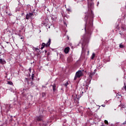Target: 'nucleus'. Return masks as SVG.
<instances>
[{"label": "nucleus", "instance_id": "31", "mask_svg": "<svg viewBox=\"0 0 126 126\" xmlns=\"http://www.w3.org/2000/svg\"><path fill=\"white\" fill-rule=\"evenodd\" d=\"M44 52H45V53H47V50H45Z\"/></svg>", "mask_w": 126, "mask_h": 126}, {"label": "nucleus", "instance_id": "12", "mask_svg": "<svg viewBox=\"0 0 126 126\" xmlns=\"http://www.w3.org/2000/svg\"><path fill=\"white\" fill-rule=\"evenodd\" d=\"M7 83L9 84V85H13V83H12L11 81H8Z\"/></svg>", "mask_w": 126, "mask_h": 126}, {"label": "nucleus", "instance_id": "15", "mask_svg": "<svg viewBox=\"0 0 126 126\" xmlns=\"http://www.w3.org/2000/svg\"><path fill=\"white\" fill-rule=\"evenodd\" d=\"M42 96L43 97H46V93H42Z\"/></svg>", "mask_w": 126, "mask_h": 126}, {"label": "nucleus", "instance_id": "10", "mask_svg": "<svg viewBox=\"0 0 126 126\" xmlns=\"http://www.w3.org/2000/svg\"><path fill=\"white\" fill-rule=\"evenodd\" d=\"M126 89L125 88V86H124L122 88V90H121V92H126Z\"/></svg>", "mask_w": 126, "mask_h": 126}, {"label": "nucleus", "instance_id": "34", "mask_svg": "<svg viewBox=\"0 0 126 126\" xmlns=\"http://www.w3.org/2000/svg\"><path fill=\"white\" fill-rule=\"evenodd\" d=\"M97 4H99V2H97Z\"/></svg>", "mask_w": 126, "mask_h": 126}, {"label": "nucleus", "instance_id": "16", "mask_svg": "<svg viewBox=\"0 0 126 126\" xmlns=\"http://www.w3.org/2000/svg\"><path fill=\"white\" fill-rule=\"evenodd\" d=\"M121 29H122V30H123V31H126V28H125V27H124V26H122V27H121Z\"/></svg>", "mask_w": 126, "mask_h": 126}, {"label": "nucleus", "instance_id": "25", "mask_svg": "<svg viewBox=\"0 0 126 126\" xmlns=\"http://www.w3.org/2000/svg\"><path fill=\"white\" fill-rule=\"evenodd\" d=\"M101 106H102V107H103V108L105 107H106V105H105V104H102Z\"/></svg>", "mask_w": 126, "mask_h": 126}, {"label": "nucleus", "instance_id": "22", "mask_svg": "<svg viewBox=\"0 0 126 126\" xmlns=\"http://www.w3.org/2000/svg\"><path fill=\"white\" fill-rule=\"evenodd\" d=\"M20 39H21V40H22V41H23V42L24 41V37H21L20 38Z\"/></svg>", "mask_w": 126, "mask_h": 126}, {"label": "nucleus", "instance_id": "19", "mask_svg": "<svg viewBox=\"0 0 126 126\" xmlns=\"http://www.w3.org/2000/svg\"><path fill=\"white\" fill-rule=\"evenodd\" d=\"M68 85V82H67L64 84V86H65V87H67Z\"/></svg>", "mask_w": 126, "mask_h": 126}, {"label": "nucleus", "instance_id": "24", "mask_svg": "<svg viewBox=\"0 0 126 126\" xmlns=\"http://www.w3.org/2000/svg\"><path fill=\"white\" fill-rule=\"evenodd\" d=\"M31 70H32L31 68H30L29 69V71L30 73H31Z\"/></svg>", "mask_w": 126, "mask_h": 126}, {"label": "nucleus", "instance_id": "29", "mask_svg": "<svg viewBox=\"0 0 126 126\" xmlns=\"http://www.w3.org/2000/svg\"><path fill=\"white\" fill-rule=\"evenodd\" d=\"M51 19H52V20H55V19H54V18H53V17L51 18Z\"/></svg>", "mask_w": 126, "mask_h": 126}, {"label": "nucleus", "instance_id": "4", "mask_svg": "<svg viewBox=\"0 0 126 126\" xmlns=\"http://www.w3.org/2000/svg\"><path fill=\"white\" fill-rule=\"evenodd\" d=\"M34 16V13H27L26 16V19H32V17Z\"/></svg>", "mask_w": 126, "mask_h": 126}, {"label": "nucleus", "instance_id": "2", "mask_svg": "<svg viewBox=\"0 0 126 126\" xmlns=\"http://www.w3.org/2000/svg\"><path fill=\"white\" fill-rule=\"evenodd\" d=\"M83 72H85V73H87V71L85 70H79L78 71H77L76 72V74L74 78V80H76L77 78H80L81 76H84V74L83 73Z\"/></svg>", "mask_w": 126, "mask_h": 126}, {"label": "nucleus", "instance_id": "21", "mask_svg": "<svg viewBox=\"0 0 126 126\" xmlns=\"http://www.w3.org/2000/svg\"><path fill=\"white\" fill-rule=\"evenodd\" d=\"M35 51H36V52H40V50H39L38 48H35Z\"/></svg>", "mask_w": 126, "mask_h": 126}, {"label": "nucleus", "instance_id": "36", "mask_svg": "<svg viewBox=\"0 0 126 126\" xmlns=\"http://www.w3.org/2000/svg\"><path fill=\"white\" fill-rule=\"evenodd\" d=\"M82 94H83V92H82Z\"/></svg>", "mask_w": 126, "mask_h": 126}, {"label": "nucleus", "instance_id": "11", "mask_svg": "<svg viewBox=\"0 0 126 126\" xmlns=\"http://www.w3.org/2000/svg\"><path fill=\"white\" fill-rule=\"evenodd\" d=\"M95 53H93L91 57L92 60L94 59V58H95Z\"/></svg>", "mask_w": 126, "mask_h": 126}, {"label": "nucleus", "instance_id": "9", "mask_svg": "<svg viewBox=\"0 0 126 126\" xmlns=\"http://www.w3.org/2000/svg\"><path fill=\"white\" fill-rule=\"evenodd\" d=\"M51 86L53 87V92H56V90H57L56 88L57 86H56V84H54L53 85H51Z\"/></svg>", "mask_w": 126, "mask_h": 126}, {"label": "nucleus", "instance_id": "13", "mask_svg": "<svg viewBox=\"0 0 126 126\" xmlns=\"http://www.w3.org/2000/svg\"><path fill=\"white\" fill-rule=\"evenodd\" d=\"M120 107H121L122 109H123V108H126V105L123 104H121V105H120Z\"/></svg>", "mask_w": 126, "mask_h": 126}, {"label": "nucleus", "instance_id": "20", "mask_svg": "<svg viewBox=\"0 0 126 126\" xmlns=\"http://www.w3.org/2000/svg\"><path fill=\"white\" fill-rule=\"evenodd\" d=\"M120 48H121V49H123V48H124V45L120 44Z\"/></svg>", "mask_w": 126, "mask_h": 126}, {"label": "nucleus", "instance_id": "23", "mask_svg": "<svg viewBox=\"0 0 126 126\" xmlns=\"http://www.w3.org/2000/svg\"><path fill=\"white\" fill-rule=\"evenodd\" d=\"M86 89H88V85H87V84H86Z\"/></svg>", "mask_w": 126, "mask_h": 126}, {"label": "nucleus", "instance_id": "28", "mask_svg": "<svg viewBox=\"0 0 126 126\" xmlns=\"http://www.w3.org/2000/svg\"><path fill=\"white\" fill-rule=\"evenodd\" d=\"M18 36H20V37H22V35H21L20 34H19Z\"/></svg>", "mask_w": 126, "mask_h": 126}, {"label": "nucleus", "instance_id": "7", "mask_svg": "<svg viewBox=\"0 0 126 126\" xmlns=\"http://www.w3.org/2000/svg\"><path fill=\"white\" fill-rule=\"evenodd\" d=\"M69 50H70L69 47H67L65 48L64 49V53H65V54H68V53L69 52Z\"/></svg>", "mask_w": 126, "mask_h": 126}, {"label": "nucleus", "instance_id": "35", "mask_svg": "<svg viewBox=\"0 0 126 126\" xmlns=\"http://www.w3.org/2000/svg\"><path fill=\"white\" fill-rule=\"evenodd\" d=\"M6 43H7V44H8V42H7Z\"/></svg>", "mask_w": 126, "mask_h": 126}, {"label": "nucleus", "instance_id": "8", "mask_svg": "<svg viewBox=\"0 0 126 126\" xmlns=\"http://www.w3.org/2000/svg\"><path fill=\"white\" fill-rule=\"evenodd\" d=\"M94 74L95 72H91L89 75L90 79H92V77H93V75H94Z\"/></svg>", "mask_w": 126, "mask_h": 126}, {"label": "nucleus", "instance_id": "17", "mask_svg": "<svg viewBox=\"0 0 126 126\" xmlns=\"http://www.w3.org/2000/svg\"><path fill=\"white\" fill-rule=\"evenodd\" d=\"M118 96H119L118 98H120V97H122V94H117V97H118Z\"/></svg>", "mask_w": 126, "mask_h": 126}, {"label": "nucleus", "instance_id": "27", "mask_svg": "<svg viewBox=\"0 0 126 126\" xmlns=\"http://www.w3.org/2000/svg\"><path fill=\"white\" fill-rule=\"evenodd\" d=\"M67 10H68V11H71V10H70V9H67Z\"/></svg>", "mask_w": 126, "mask_h": 126}, {"label": "nucleus", "instance_id": "30", "mask_svg": "<svg viewBox=\"0 0 126 126\" xmlns=\"http://www.w3.org/2000/svg\"><path fill=\"white\" fill-rule=\"evenodd\" d=\"M124 87H125V90H126V86H125Z\"/></svg>", "mask_w": 126, "mask_h": 126}, {"label": "nucleus", "instance_id": "14", "mask_svg": "<svg viewBox=\"0 0 126 126\" xmlns=\"http://www.w3.org/2000/svg\"><path fill=\"white\" fill-rule=\"evenodd\" d=\"M34 73H32V80L33 81L34 80Z\"/></svg>", "mask_w": 126, "mask_h": 126}, {"label": "nucleus", "instance_id": "18", "mask_svg": "<svg viewBox=\"0 0 126 126\" xmlns=\"http://www.w3.org/2000/svg\"><path fill=\"white\" fill-rule=\"evenodd\" d=\"M104 123L105 124V125H109V122H108V121L107 120L104 121Z\"/></svg>", "mask_w": 126, "mask_h": 126}, {"label": "nucleus", "instance_id": "5", "mask_svg": "<svg viewBox=\"0 0 126 126\" xmlns=\"http://www.w3.org/2000/svg\"><path fill=\"white\" fill-rule=\"evenodd\" d=\"M0 63L1 64H5V63H6V62H5L4 59L1 58V55H0Z\"/></svg>", "mask_w": 126, "mask_h": 126}, {"label": "nucleus", "instance_id": "26", "mask_svg": "<svg viewBox=\"0 0 126 126\" xmlns=\"http://www.w3.org/2000/svg\"><path fill=\"white\" fill-rule=\"evenodd\" d=\"M21 15L22 16H23V15H24V12L22 13Z\"/></svg>", "mask_w": 126, "mask_h": 126}, {"label": "nucleus", "instance_id": "32", "mask_svg": "<svg viewBox=\"0 0 126 126\" xmlns=\"http://www.w3.org/2000/svg\"><path fill=\"white\" fill-rule=\"evenodd\" d=\"M88 54H89V51H88Z\"/></svg>", "mask_w": 126, "mask_h": 126}, {"label": "nucleus", "instance_id": "1", "mask_svg": "<svg viewBox=\"0 0 126 126\" xmlns=\"http://www.w3.org/2000/svg\"><path fill=\"white\" fill-rule=\"evenodd\" d=\"M88 6L89 10L88 12L86 13L85 17H84V21L86 23L85 28L86 33L83 37L82 40H90V37H91L93 30V18L94 17V14L92 10L94 7L93 0H88Z\"/></svg>", "mask_w": 126, "mask_h": 126}, {"label": "nucleus", "instance_id": "3", "mask_svg": "<svg viewBox=\"0 0 126 126\" xmlns=\"http://www.w3.org/2000/svg\"><path fill=\"white\" fill-rule=\"evenodd\" d=\"M51 38L49 39V40L48 42L45 44V43H42L41 44L42 47H41V50H43L45 47H46V48H48V47H50V45H51Z\"/></svg>", "mask_w": 126, "mask_h": 126}, {"label": "nucleus", "instance_id": "6", "mask_svg": "<svg viewBox=\"0 0 126 126\" xmlns=\"http://www.w3.org/2000/svg\"><path fill=\"white\" fill-rule=\"evenodd\" d=\"M36 119L37 122H41V121H43V116L40 115V116H37Z\"/></svg>", "mask_w": 126, "mask_h": 126}, {"label": "nucleus", "instance_id": "37", "mask_svg": "<svg viewBox=\"0 0 126 126\" xmlns=\"http://www.w3.org/2000/svg\"><path fill=\"white\" fill-rule=\"evenodd\" d=\"M50 27H49V28H50Z\"/></svg>", "mask_w": 126, "mask_h": 126}, {"label": "nucleus", "instance_id": "33", "mask_svg": "<svg viewBox=\"0 0 126 126\" xmlns=\"http://www.w3.org/2000/svg\"><path fill=\"white\" fill-rule=\"evenodd\" d=\"M101 126H104V125H102Z\"/></svg>", "mask_w": 126, "mask_h": 126}]
</instances>
